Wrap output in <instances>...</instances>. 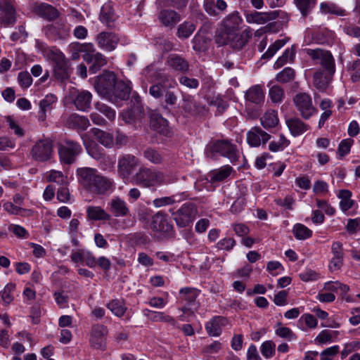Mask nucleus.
I'll return each mask as SVG.
<instances>
[{"instance_id":"33","label":"nucleus","mask_w":360,"mask_h":360,"mask_svg":"<svg viewBox=\"0 0 360 360\" xmlns=\"http://www.w3.org/2000/svg\"><path fill=\"white\" fill-rule=\"evenodd\" d=\"M14 4V0H3V4L1 8L4 13L3 16V22L6 25H13L16 21Z\"/></svg>"},{"instance_id":"50","label":"nucleus","mask_w":360,"mask_h":360,"mask_svg":"<svg viewBox=\"0 0 360 360\" xmlns=\"http://www.w3.org/2000/svg\"><path fill=\"white\" fill-rule=\"evenodd\" d=\"M293 233L298 240H305L310 238L312 231L302 224H297L293 227Z\"/></svg>"},{"instance_id":"19","label":"nucleus","mask_w":360,"mask_h":360,"mask_svg":"<svg viewBox=\"0 0 360 360\" xmlns=\"http://www.w3.org/2000/svg\"><path fill=\"white\" fill-rule=\"evenodd\" d=\"M108 334L106 326L96 324L92 326L91 331L90 342L96 349H104L105 347V338Z\"/></svg>"},{"instance_id":"44","label":"nucleus","mask_w":360,"mask_h":360,"mask_svg":"<svg viewBox=\"0 0 360 360\" xmlns=\"http://www.w3.org/2000/svg\"><path fill=\"white\" fill-rule=\"evenodd\" d=\"M351 197L352 192L349 190H340L339 191L340 207L343 212H346L353 207L354 201L351 199Z\"/></svg>"},{"instance_id":"24","label":"nucleus","mask_w":360,"mask_h":360,"mask_svg":"<svg viewBox=\"0 0 360 360\" xmlns=\"http://www.w3.org/2000/svg\"><path fill=\"white\" fill-rule=\"evenodd\" d=\"M130 92L131 87L127 82L116 79L111 92L112 96L109 97L108 101L115 103L117 100H127L129 96Z\"/></svg>"},{"instance_id":"26","label":"nucleus","mask_w":360,"mask_h":360,"mask_svg":"<svg viewBox=\"0 0 360 360\" xmlns=\"http://www.w3.org/2000/svg\"><path fill=\"white\" fill-rule=\"evenodd\" d=\"M108 210L116 217H126L130 212L126 202L118 196L114 197L110 200Z\"/></svg>"},{"instance_id":"4","label":"nucleus","mask_w":360,"mask_h":360,"mask_svg":"<svg viewBox=\"0 0 360 360\" xmlns=\"http://www.w3.org/2000/svg\"><path fill=\"white\" fill-rule=\"evenodd\" d=\"M205 153L207 157L212 159H214L215 155L219 153L228 158L233 164L240 158V151L237 146L227 140H218L209 143L206 147Z\"/></svg>"},{"instance_id":"64","label":"nucleus","mask_w":360,"mask_h":360,"mask_svg":"<svg viewBox=\"0 0 360 360\" xmlns=\"http://www.w3.org/2000/svg\"><path fill=\"white\" fill-rule=\"evenodd\" d=\"M295 56V53L292 50L286 49L283 55L279 57L274 63L276 69L280 68L283 66L288 60H292Z\"/></svg>"},{"instance_id":"48","label":"nucleus","mask_w":360,"mask_h":360,"mask_svg":"<svg viewBox=\"0 0 360 360\" xmlns=\"http://www.w3.org/2000/svg\"><path fill=\"white\" fill-rule=\"evenodd\" d=\"M143 157L155 165L161 164L163 161V157L162 154L157 150L153 148H147L143 150Z\"/></svg>"},{"instance_id":"25","label":"nucleus","mask_w":360,"mask_h":360,"mask_svg":"<svg viewBox=\"0 0 360 360\" xmlns=\"http://www.w3.org/2000/svg\"><path fill=\"white\" fill-rule=\"evenodd\" d=\"M122 120L127 124H136L143 122L145 115L141 106L134 105L124 110L122 114Z\"/></svg>"},{"instance_id":"49","label":"nucleus","mask_w":360,"mask_h":360,"mask_svg":"<svg viewBox=\"0 0 360 360\" xmlns=\"http://www.w3.org/2000/svg\"><path fill=\"white\" fill-rule=\"evenodd\" d=\"M46 178L49 182H54L58 185H65L68 178L64 176L62 172L51 170L46 174Z\"/></svg>"},{"instance_id":"11","label":"nucleus","mask_w":360,"mask_h":360,"mask_svg":"<svg viewBox=\"0 0 360 360\" xmlns=\"http://www.w3.org/2000/svg\"><path fill=\"white\" fill-rule=\"evenodd\" d=\"M124 37L112 32L103 31L96 37V42L98 46L106 51H114L117 45L122 42Z\"/></svg>"},{"instance_id":"32","label":"nucleus","mask_w":360,"mask_h":360,"mask_svg":"<svg viewBox=\"0 0 360 360\" xmlns=\"http://www.w3.org/2000/svg\"><path fill=\"white\" fill-rule=\"evenodd\" d=\"M34 11L39 17L49 21L54 20L59 15L56 8L46 3H41L37 5L34 8Z\"/></svg>"},{"instance_id":"30","label":"nucleus","mask_w":360,"mask_h":360,"mask_svg":"<svg viewBox=\"0 0 360 360\" xmlns=\"http://www.w3.org/2000/svg\"><path fill=\"white\" fill-rule=\"evenodd\" d=\"M333 75L321 70H317L313 76V84L320 91H325L332 81Z\"/></svg>"},{"instance_id":"52","label":"nucleus","mask_w":360,"mask_h":360,"mask_svg":"<svg viewBox=\"0 0 360 360\" xmlns=\"http://www.w3.org/2000/svg\"><path fill=\"white\" fill-rule=\"evenodd\" d=\"M3 207L8 213L11 214L25 216L32 214V211L30 210H25L10 202H5L3 205Z\"/></svg>"},{"instance_id":"40","label":"nucleus","mask_w":360,"mask_h":360,"mask_svg":"<svg viewBox=\"0 0 360 360\" xmlns=\"http://www.w3.org/2000/svg\"><path fill=\"white\" fill-rule=\"evenodd\" d=\"M70 127L76 128L81 130H86L90 125L87 117L77 114L71 115L67 120Z\"/></svg>"},{"instance_id":"37","label":"nucleus","mask_w":360,"mask_h":360,"mask_svg":"<svg viewBox=\"0 0 360 360\" xmlns=\"http://www.w3.org/2000/svg\"><path fill=\"white\" fill-rule=\"evenodd\" d=\"M91 94L87 91L79 92L74 100L75 107L79 110L89 109L91 106Z\"/></svg>"},{"instance_id":"2","label":"nucleus","mask_w":360,"mask_h":360,"mask_svg":"<svg viewBox=\"0 0 360 360\" xmlns=\"http://www.w3.org/2000/svg\"><path fill=\"white\" fill-rule=\"evenodd\" d=\"M78 181L85 190L94 195H105L115 188L114 181L90 167L77 169Z\"/></svg>"},{"instance_id":"21","label":"nucleus","mask_w":360,"mask_h":360,"mask_svg":"<svg viewBox=\"0 0 360 360\" xmlns=\"http://www.w3.org/2000/svg\"><path fill=\"white\" fill-rule=\"evenodd\" d=\"M278 17V11H273L269 12L252 11L245 14V20L248 23L264 25Z\"/></svg>"},{"instance_id":"57","label":"nucleus","mask_w":360,"mask_h":360,"mask_svg":"<svg viewBox=\"0 0 360 360\" xmlns=\"http://www.w3.org/2000/svg\"><path fill=\"white\" fill-rule=\"evenodd\" d=\"M348 71L350 72L351 79L353 82L360 81V59H357L347 64Z\"/></svg>"},{"instance_id":"9","label":"nucleus","mask_w":360,"mask_h":360,"mask_svg":"<svg viewBox=\"0 0 360 360\" xmlns=\"http://www.w3.org/2000/svg\"><path fill=\"white\" fill-rule=\"evenodd\" d=\"M116 76L113 72L105 71L100 75L96 83L95 89L97 93L102 97L108 100L109 97H112V91L116 81Z\"/></svg>"},{"instance_id":"14","label":"nucleus","mask_w":360,"mask_h":360,"mask_svg":"<svg viewBox=\"0 0 360 360\" xmlns=\"http://www.w3.org/2000/svg\"><path fill=\"white\" fill-rule=\"evenodd\" d=\"M45 35L53 40L65 39L69 36L70 27L61 20L43 28Z\"/></svg>"},{"instance_id":"42","label":"nucleus","mask_w":360,"mask_h":360,"mask_svg":"<svg viewBox=\"0 0 360 360\" xmlns=\"http://www.w3.org/2000/svg\"><path fill=\"white\" fill-rule=\"evenodd\" d=\"M286 124L294 136H299L308 129V125L298 118L289 119L286 121Z\"/></svg>"},{"instance_id":"54","label":"nucleus","mask_w":360,"mask_h":360,"mask_svg":"<svg viewBox=\"0 0 360 360\" xmlns=\"http://www.w3.org/2000/svg\"><path fill=\"white\" fill-rule=\"evenodd\" d=\"M262 356L266 359L272 358L276 353V345L272 340L264 341L260 347Z\"/></svg>"},{"instance_id":"27","label":"nucleus","mask_w":360,"mask_h":360,"mask_svg":"<svg viewBox=\"0 0 360 360\" xmlns=\"http://www.w3.org/2000/svg\"><path fill=\"white\" fill-rule=\"evenodd\" d=\"M166 65L169 68L181 73H185L189 70L188 62L181 56L176 53H171L167 56Z\"/></svg>"},{"instance_id":"6","label":"nucleus","mask_w":360,"mask_h":360,"mask_svg":"<svg viewBox=\"0 0 360 360\" xmlns=\"http://www.w3.org/2000/svg\"><path fill=\"white\" fill-rule=\"evenodd\" d=\"M58 151L62 163L72 165L82 152V148L78 142L65 139L58 144Z\"/></svg>"},{"instance_id":"10","label":"nucleus","mask_w":360,"mask_h":360,"mask_svg":"<svg viewBox=\"0 0 360 360\" xmlns=\"http://www.w3.org/2000/svg\"><path fill=\"white\" fill-rule=\"evenodd\" d=\"M139 165L140 160L135 155H123L118 160L117 173L122 179H129Z\"/></svg>"},{"instance_id":"31","label":"nucleus","mask_w":360,"mask_h":360,"mask_svg":"<svg viewBox=\"0 0 360 360\" xmlns=\"http://www.w3.org/2000/svg\"><path fill=\"white\" fill-rule=\"evenodd\" d=\"M57 98L53 94L46 95L39 103L38 119L40 122L45 121L47 113H50L56 103Z\"/></svg>"},{"instance_id":"35","label":"nucleus","mask_w":360,"mask_h":360,"mask_svg":"<svg viewBox=\"0 0 360 360\" xmlns=\"http://www.w3.org/2000/svg\"><path fill=\"white\" fill-rule=\"evenodd\" d=\"M233 168L229 165H224L218 169L211 171L208 177L211 183L221 182L226 179L232 173Z\"/></svg>"},{"instance_id":"63","label":"nucleus","mask_w":360,"mask_h":360,"mask_svg":"<svg viewBox=\"0 0 360 360\" xmlns=\"http://www.w3.org/2000/svg\"><path fill=\"white\" fill-rule=\"evenodd\" d=\"M96 109L101 113L106 116L110 120H113L115 117V111L110 107L102 103H96Z\"/></svg>"},{"instance_id":"39","label":"nucleus","mask_w":360,"mask_h":360,"mask_svg":"<svg viewBox=\"0 0 360 360\" xmlns=\"http://www.w3.org/2000/svg\"><path fill=\"white\" fill-rule=\"evenodd\" d=\"M200 290L195 288L186 287L179 290V299L181 302H185L188 305L195 303Z\"/></svg>"},{"instance_id":"16","label":"nucleus","mask_w":360,"mask_h":360,"mask_svg":"<svg viewBox=\"0 0 360 360\" xmlns=\"http://www.w3.org/2000/svg\"><path fill=\"white\" fill-rule=\"evenodd\" d=\"M93 47V45H90ZM83 59L87 63L91 64L89 72L91 73L97 72L102 67L106 65L107 60L104 55L97 52L95 49L87 51L83 54Z\"/></svg>"},{"instance_id":"61","label":"nucleus","mask_w":360,"mask_h":360,"mask_svg":"<svg viewBox=\"0 0 360 360\" xmlns=\"http://www.w3.org/2000/svg\"><path fill=\"white\" fill-rule=\"evenodd\" d=\"M289 141L284 136V135L281 134L279 136L278 141H273L269 143V148L272 152H278L279 150H283L289 145Z\"/></svg>"},{"instance_id":"29","label":"nucleus","mask_w":360,"mask_h":360,"mask_svg":"<svg viewBox=\"0 0 360 360\" xmlns=\"http://www.w3.org/2000/svg\"><path fill=\"white\" fill-rule=\"evenodd\" d=\"M99 19L101 22L107 27H115V22L117 19V15L115 13L110 2H107L103 5L101 9Z\"/></svg>"},{"instance_id":"18","label":"nucleus","mask_w":360,"mask_h":360,"mask_svg":"<svg viewBox=\"0 0 360 360\" xmlns=\"http://www.w3.org/2000/svg\"><path fill=\"white\" fill-rule=\"evenodd\" d=\"M176 85L177 82L170 75H160L159 82L150 87L149 94L155 98H160L163 96V88L172 89Z\"/></svg>"},{"instance_id":"34","label":"nucleus","mask_w":360,"mask_h":360,"mask_svg":"<svg viewBox=\"0 0 360 360\" xmlns=\"http://www.w3.org/2000/svg\"><path fill=\"white\" fill-rule=\"evenodd\" d=\"M143 314L145 316H148L150 320L153 322H165L169 323L173 326H176V321L175 319L164 312L162 311H154L149 309H144Z\"/></svg>"},{"instance_id":"8","label":"nucleus","mask_w":360,"mask_h":360,"mask_svg":"<svg viewBox=\"0 0 360 360\" xmlns=\"http://www.w3.org/2000/svg\"><path fill=\"white\" fill-rule=\"evenodd\" d=\"M293 102L300 115L305 120L309 119L317 112L313 105L311 96L307 93L297 94L293 98Z\"/></svg>"},{"instance_id":"1","label":"nucleus","mask_w":360,"mask_h":360,"mask_svg":"<svg viewBox=\"0 0 360 360\" xmlns=\"http://www.w3.org/2000/svg\"><path fill=\"white\" fill-rule=\"evenodd\" d=\"M243 19L238 12L227 15L220 22L214 35V41L219 46H229L231 49L241 50L251 39L250 28L239 32Z\"/></svg>"},{"instance_id":"23","label":"nucleus","mask_w":360,"mask_h":360,"mask_svg":"<svg viewBox=\"0 0 360 360\" xmlns=\"http://www.w3.org/2000/svg\"><path fill=\"white\" fill-rule=\"evenodd\" d=\"M81 138L87 153L91 157L100 161L105 159L103 150L94 141L91 140L87 134H82Z\"/></svg>"},{"instance_id":"47","label":"nucleus","mask_w":360,"mask_h":360,"mask_svg":"<svg viewBox=\"0 0 360 360\" xmlns=\"http://www.w3.org/2000/svg\"><path fill=\"white\" fill-rule=\"evenodd\" d=\"M96 140L102 145L107 148H110L113 145L112 136L107 132L101 131L98 129H94L92 130Z\"/></svg>"},{"instance_id":"62","label":"nucleus","mask_w":360,"mask_h":360,"mask_svg":"<svg viewBox=\"0 0 360 360\" xmlns=\"http://www.w3.org/2000/svg\"><path fill=\"white\" fill-rule=\"evenodd\" d=\"M320 11L324 14L332 13L341 15L343 13V11L339 8L335 4L328 2L321 3Z\"/></svg>"},{"instance_id":"28","label":"nucleus","mask_w":360,"mask_h":360,"mask_svg":"<svg viewBox=\"0 0 360 360\" xmlns=\"http://www.w3.org/2000/svg\"><path fill=\"white\" fill-rule=\"evenodd\" d=\"M228 324V320L223 316H214L205 324V330L210 336L218 337L222 328Z\"/></svg>"},{"instance_id":"53","label":"nucleus","mask_w":360,"mask_h":360,"mask_svg":"<svg viewBox=\"0 0 360 360\" xmlns=\"http://www.w3.org/2000/svg\"><path fill=\"white\" fill-rule=\"evenodd\" d=\"M6 120L8 125V129L13 131V134L18 138H22L25 136V131L13 117L7 116L6 117Z\"/></svg>"},{"instance_id":"59","label":"nucleus","mask_w":360,"mask_h":360,"mask_svg":"<svg viewBox=\"0 0 360 360\" xmlns=\"http://www.w3.org/2000/svg\"><path fill=\"white\" fill-rule=\"evenodd\" d=\"M269 96L273 103H281L284 98V90L278 85H274L269 91Z\"/></svg>"},{"instance_id":"7","label":"nucleus","mask_w":360,"mask_h":360,"mask_svg":"<svg viewBox=\"0 0 360 360\" xmlns=\"http://www.w3.org/2000/svg\"><path fill=\"white\" fill-rule=\"evenodd\" d=\"M305 51L316 64H319L323 68V71L330 75L335 74V62L329 51L321 49H307Z\"/></svg>"},{"instance_id":"55","label":"nucleus","mask_w":360,"mask_h":360,"mask_svg":"<svg viewBox=\"0 0 360 360\" xmlns=\"http://www.w3.org/2000/svg\"><path fill=\"white\" fill-rule=\"evenodd\" d=\"M275 333L280 338H284L288 341L296 339L295 334L288 327L282 326L281 323H278Z\"/></svg>"},{"instance_id":"38","label":"nucleus","mask_w":360,"mask_h":360,"mask_svg":"<svg viewBox=\"0 0 360 360\" xmlns=\"http://www.w3.org/2000/svg\"><path fill=\"white\" fill-rule=\"evenodd\" d=\"M245 98L247 101L259 104L264 101V94L259 85H255L251 86L245 93Z\"/></svg>"},{"instance_id":"5","label":"nucleus","mask_w":360,"mask_h":360,"mask_svg":"<svg viewBox=\"0 0 360 360\" xmlns=\"http://www.w3.org/2000/svg\"><path fill=\"white\" fill-rule=\"evenodd\" d=\"M49 58L54 63L53 75L60 82L69 79L70 70L64 54L58 49L53 47L47 53Z\"/></svg>"},{"instance_id":"46","label":"nucleus","mask_w":360,"mask_h":360,"mask_svg":"<svg viewBox=\"0 0 360 360\" xmlns=\"http://www.w3.org/2000/svg\"><path fill=\"white\" fill-rule=\"evenodd\" d=\"M108 309L116 316L122 317L126 310L127 307L124 302L120 300H112L107 304Z\"/></svg>"},{"instance_id":"45","label":"nucleus","mask_w":360,"mask_h":360,"mask_svg":"<svg viewBox=\"0 0 360 360\" xmlns=\"http://www.w3.org/2000/svg\"><path fill=\"white\" fill-rule=\"evenodd\" d=\"M303 17L307 16L315 7L317 0H293Z\"/></svg>"},{"instance_id":"17","label":"nucleus","mask_w":360,"mask_h":360,"mask_svg":"<svg viewBox=\"0 0 360 360\" xmlns=\"http://www.w3.org/2000/svg\"><path fill=\"white\" fill-rule=\"evenodd\" d=\"M149 117V124L151 129L165 136L170 135L171 131L168 126V122L160 113L150 110Z\"/></svg>"},{"instance_id":"15","label":"nucleus","mask_w":360,"mask_h":360,"mask_svg":"<svg viewBox=\"0 0 360 360\" xmlns=\"http://www.w3.org/2000/svg\"><path fill=\"white\" fill-rule=\"evenodd\" d=\"M151 229L164 236H170L173 232L172 224L169 221L167 215L162 212H158L153 217Z\"/></svg>"},{"instance_id":"12","label":"nucleus","mask_w":360,"mask_h":360,"mask_svg":"<svg viewBox=\"0 0 360 360\" xmlns=\"http://www.w3.org/2000/svg\"><path fill=\"white\" fill-rule=\"evenodd\" d=\"M197 213L196 207L193 203L184 204L172 215L176 224L181 227H185L190 224L195 218Z\"/></svg>"},{"instance_id":"43","label":"nucleus","mask_w":360,"mask_h":360,"mask_svg":"<svg viewBox=\"0 0 360 360\" xmlns=\"http://www.w3.org/2000/svg\"><path fill=\"white\" fill-rule=\"evenodd\" d=\"M87 217L91 220H109L110 215L98 206H89L86 208Z\"/></svg>"},{"instance_id":"41","label":"nucleus","mask_w":360,"mask_h":360,"mask_svg":"<svg viewBox=\"0 0 360 360\" xmlns=\"http://www.w3.org/2000/svg\"><path fill=\"white\" fill-rule=\"evenodd\" d=\"M260 120L262 125L265 129L274 128L279 122L277 112L274 110H268L261 117Z\"/></svg>"},{"instance_id":"13","label":"nucleus","mask_w":360,"mask_h":360,"mask_svg":"<svg viewBox=\"0 0 360 360\" xmlns=\"http://www.w3.org/2000/svg\"><path fill=\"white\" fill-rule=\"evenodd\" d=\"M53 153L52 143L48 140H39L32 146L30 154L32 158L39 162L49 160Z\"/></svg>"},{"instance_id":"56","label":"nucleus","mask_w":360,"mask_h":360,"mask_svg":"<svg viewBox=\"0 0 360 360\" xmlns=\"http://www.w3.org/2000/svg\"><path fill=\"white\" fill-rule=\"evenodd\" d=\"M180 196L181 195H174L172 196L156 198L153 201V204L155 207L172 205L176 202L181 201V198Z\"/></svg>"},{"instance_id":"20","label":"nucleus","mask_w":360,"mask_h":360,"mask_svg":"<svg viewBox=\"0 0 360 360\" xmlns=\"http://www.w3.org/2000/svg\"><path fill=\"white\" fill-rule=\"evenodd\" d=\"M271 138V135L259 127H252L247 133V142L252 147H258L265 144Z\"/></svg>"},{"instance_id":"3","label":"nucleus","mask_w":360,"mask_h":360,"mask_svg":"<svg viewBox=\"0 0 360 360\" xmlns=\"http://www.w3.org/2000/svg\"><path fill=\"white\" fill-rule=\"evenodd\" d=\"M134 179L137 184L145 188L156 187L170 183L166 174L148 167H141L134 175Z\"/></svg>"},{"instance_id":"36","label":"nucleus","mask_w":360,"mask_h":360,"mask_svg":"<svg viewBox=\"0 0 360 360\" xmlns=\"http://www.w3.org/2000/svg\"><path fill=\"white\" fill-rule=\"evenodd\" d=\"M159 19L165 26H174L181 20L179 13L173 10H163L160 13Z\"/></svg>"},{"instance_id":"60","label":"nucleus","mask_w":360,"mask_h":360,"mask_svg":"<svg viewBox=\"0 0 360 360\" xmlns=\"http://www.w3.org/2000/svg\"><path fill=\"white\" fill-rule=\"evenodd\" d=\"M286 41L285 39H278L275 41L262 55V58L269 59L273 57L275 53L285 44Z\"/></svg>"},{"instance_id":"22","label":"nucleus","mask_w":360,"mask_h":360,"mask_svg":"<svg viewBox=\"0 0 360 360\" xmlns=\"http://www.w3.org/2000/svg\"><path fill=\"white\" fill-rule=\"evenodd\" d=\"M181 101L179 108L188 115L201 113L204 111V107L200 105L194 98V96L188 94H182Z\"/></svg>"},{"instance_id":"58","label":"nucleus","mask_w":360,"mask_h":360,"mask_svg":"<svg viewBox=\"0 0 360 360\" xmlns=\"http://www.w3.org/2000/svg\"><path fill=\"white\" fill-rule=\"evenodd\" d=\"M295 76V70L291 68H285L278 73L276 79L281 83H287L294 79Z\"/></svg>"},{"instance_id":"51","label":"nucleus","mask_w":360,"mask_h":360,"mask_svg":"<svg viewBox=\"0 0 360 360\" xmlns=\"http://www.w3.org/2000/svg\"><path fill=\"white\" fill-rule=\"evenodd\" d=\"M195 30V26L193 23L186 21L179 26L177 35L179 38L186 39L193 34Z\"/></svg>"}]
</instances>
